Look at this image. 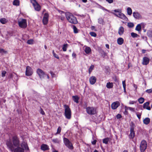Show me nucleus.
Segmentation results:
<instances>
[{
  "mask_svg": "<svg viewBox=\"0 0 152 152\" xmlns=\"http://www.w3.org/2000/svg\"><path fill=\"white\" fill-rule=\"evenodd\" d=\"M82 1L83 2L86 3L87 2V0H82Z\"/></svg>",
  "mask_w": 152,
  "mask_h": 152,
  "instance_id": "64",
  "label": "nucleus"
},
{
  "mask_svg": "<svg viewBox=\"0 0 152 152\" xmlns=\"http://www.w3.org/2000/svg\"><path fill=\"white\" fill-rule=\"evenodd\" d=\"M61 128L60 126H59L58 127V128L57 131V132H56V134H59V133H60V132H61Z\"/></svg>",
  "mask_w": 152,
  "mask_h": 152,
  "instance_id": "49",
  "label": "nucleus"
},
{
  "mask_svg": "<svg viewBox=\"0 0 152 152\" xmlns=\"http://www.w3.org/2000/svg\"><path fill=\"white\" fill-rule=\"evenodd\" d=\"M31 2L33 5L35 10L38 11H39L41 9V7L40 5L36 1V0H30Z\"/></svg>",
  "mask_w": 152,
  "mask_h": 152,
  "instance_id": "8",
  "label": "nucleus"
},
{
  "mask_svg": "<svg viewBox=\"0 0 152 152\" xmlns=\"http://www.w3.org/2000/svg\"><path fill=\"white\" fill-rule=\"evenodd\" d=\"M87 113L91 115H94L96 113V108L93 107H88L86 108Z\"/></svg>",
  "mask_w": 152,
  "mask_h": 152,
  "instance_id": "7",
  "label": "nucleus"
},
{
  "mask_svg": "<svg viewBox=\"0 0 152 152\" xmlns=\"http://www.w3.org/2000/svg\"><path fill=\"white\" fill-rule=\"evenodd\" d=\"M101 54L103 58L105 57L106 56V53L103 50L101 51Z\"/></svg>",
  "mask_w": 152,
  "mask_h": 152,
  "instance_id": "44",
  "label": "nucleus"
},
{
  "mask_svg": "<svg viewBox=\"0 0 152 152\" xmlns=\"http://www.w3.org/2000/svg\"><path fill=\"white\" fill-rule=\"evenodd\" d=\"M6 72L4 71H3L2 72V77H4L5 75V74H6Z\"/></svg>",
  "mask_w": 152,
  "mask_h": 152,
  "instance_id": "50",
  "label": "nucleus"
},
{
  "mask_svg": "<svg viewBox=\"0 0 152 152\" xmlns=\"http://www.w3.org/2000/svg\"><path fill=\"white\" fill-rule=\"evenodd\" d=\"M105 46L108 49L109 48V45L108 44H106L105 45Z\"/></svg>",
  "mask_w": 152,
  "mask_h": 152,
  "instance_id": "60",
  "label": "nucleus"
},
{
  "mask_svg": "<svg viewBox=\"0 0 152 152\" xmlns=\"http://www.w3.org/2000/svg\"><path fill=\"white\" fill-rule=\"evenodd\" d=\"M72 99L76 103H78L79 98L77 96H73Z\"/></svg>",
  "mask_w": 152,
  "mask_h": 152,
  "instance_id": "27",
  "label": "nucleus"
},
{
  "mask_svg": "<svg viewBox=\"0 0 152 152\" xmlns=\"http://www.w3.org/2000/svg\"><path fill=\"white\" fill-rule=\"evenodd\" d=\"M50 73L52 77H54V74L52 72H50Z\"/></svg>",
  "mask_w": 152,
  "mask_h": 152,
  "instance_id": "59",
  "label": "nucleus"
},
{
  "mask_svg": "<svg viewBox=\"0 0 152 152\" xmlns=\"http://www.w3.org/2000/svg\"><path fill=\"white\" fill-rule=\"evenodd\" d=\"M53 56L54 57L56 58L57 59H59V58L58 55L55 53L54 50H53Z\"/></svg>",
  "mask_w": 152,
  "mask_h": 152,
  "instance_id": "40",
  "label": "nucleus"
},
{
  "mask_svg": "<svg viewBox=\"0 0 152 152\" xmlns=\"http://www.w3.org/2000/svg\"><path fill=\"white\" fill-rule=\"evenodd\" d=\"M144 101V99L143 98L140 97L138 99V101L140 104L142 103Z\"/></svg>",
  "mask_w": 152,
  "mask_h": 152,
  "instance_id": "34",
  "label": "nucleus"
},
{
  "mask_svg": "<svg viewBox=\"0 0 152 152\" xmlns=\"http://www.w3.org/2000/svg\"><path fill=\"white\" fill-rule=\"evenodd\" d=\"M40 113L43 115H44L45 114L44 111L42 108L40 109Z\"/></svg>",
  "mask_w": 152,
  "mask_h": 152,
  "instance_id": "51",
  "label": "nucleus"
},
{
  "mask_svg": "<svg viewBox=\"0 0 152 152\" xmlns=\"http://www.w3.org/2000/svg\"><path fill=\"white\" fill-rule=\"evenodd\" d=\"M65 15L67 19L70 23L74 24L77 23L76 18L71 13L66 12L65 14Z\"/></svg>",
  "mask_w": 152,
  "mask_h": 152,
  "instance_id": "2",
  "label": "nucleus"
},
{
  "mask_svg": "<svg viewBox=\"0 0 152 152\" xmlns=\"http://www.w3.org/2000/svg\"><path fill=\"white\" fill-rule=\"evenodd\" d=\"M34 40L32 39L28 40L27 41V43L29 45L32 44L33 43Z\"/></svg>",
  "mask_w": 152,
  "mask_h": 152,
  "instance_id": "42",
  "label": "nucleus"
},
{
  "mask_svg": "<svg viewBox=\"0 0 152 152\" xmlns=\"http://www.w3.org/2000/svg\"><path fill=\"white\" fill-rule=\"evenodd\" d=\"M127 26L129 28H132L134 27V24L132 23H128Z\"/></svg>",
  "mask_w": 152,
  "mask_h": 152,
  "instance_id": "43",
  "label": "nucleus"
},
{
  "mask_svg": "<svg viewBox=\"0 0 152 152\" xmlns=\"http://www.w3.org/2000/svg\"><path fill=\"white\" fill-rule=\"evenodd\" d=\"M150 121V119L148 118H145L143 120L144 124L147 125L149 124Z\"/></svg>",
  "mask_w": 152,
  "mask_h": 152,
  "instance_id": "24",
  "label": "nucleus"
},
{
  "mask_svg": "<svg viewBox=\"0 0 152 152\" xmlns=\"http://www.w3.org/2000/svg\"><path fill=\"white\" fill-rule=\"evenodd\" d=\"M125 108L126 110L129 109L130 111L132 112H135V109L134 108L130 107H125Z\"/></svg>",
  "mask_w": 152,
  "mask_h": 152,
  "instance_id": "31",
  "label": "nucleus"
},
{
  "mask_svg": "<svg viewBox=\"0 0 152 152\" xmlns=\"http://www.w3.org/2000/svg\"><path fill=\"white\" fill-rule=\"evenodd\" d=\"M114 11L116 12L114 13V15L116 16L125 20L126 21L128 20V18L126 16L121 12V10L120 9H115L114 10Z\"/></svg>",
  "mask_w": 152,
  "mask_h": 152,
  "instance_id": "3",
  "label": "nucleus"
},
{
  "mask_svg": "<svg viewBox=\"0 0 152 152\" xmlns=\"http://www.w3.org/2000/svg\"><path fill=\"white\" fill-rule=\"evenodd\" d=\"M18 24L21 28H24L27 26V21L26 19L20 18L18 21Z\"/></svg>",
  "mask_w": 152,
  "mask_h": 152,
  "instance_id": "5",
  "label": "nucleus"
},
{
  "mask_svg": "<svg viewBox=\"0 0 152 152\" xmlns=\"http://www.w3.org/2000/svg\"><path fill=\"white\" fill-rule=\"evenodd\" d=\"M64 143L65 145L69 149L72 150L73 147L71 142L67 138L64 137L63 139Z\"/></svg>",
  "mask_w": 152,
  "mask_h": 152,
  "instance_id": "6",
  "label": "nucleus"
},
{
  "mask_svg": "<svg viewBox=\"0 0 152 152\" xmlns=\"http://www.w3.org/2000/svg\"><path fill=\"white\" fill-rule=\"evenodd\" d=\"M95 27L94 26H91V28L92 30H94L95 29Z\"/></svg>",
  "mask_w": 152,
  "mask_h": 152,
  "instance_id": "61",
  "label": "nucleus"
},
{
  "mask_svg": "<svg viewBox=\"0 0 152 152\" xmlns=\"http://www.w3.org/2000/svg\"><path fill=\"white\" fill-rule=\"evenodd\" d=\"M149 58L146 57H144L143 58L142 64L143 65H146L149 63Z\"/></svg>",
  "mask_w": 152,
  "mask_h": 152,
  "instance_id": "15",
  "label": "nucleus"
},
{
  "mask_svg": "<svg viewBox=\"0 0 152 152\" xmlns=\"http://www.w3.org/2000/svg\"><path fill=\"white\" fill-rule=\"evenodd\" d=\"M96 140H94L93 141L91 142L92 144L93 145H95L96 144Z\"/></svg>",
  "mask_w": 152,
  "mask_h": 152,
  "instance_id": "52",
  "label": "nucleus"
},
{
  "mask_svg": "<svg viewBox=\"0 0 152 152\" xmlns=\"http://www.w3.org/2000/svg\"><path fill=\"white\" fill-rule=\"evenodd\" d=\"M109 3L111 4L113 2V0H106Z\"/></svg>",
  "mask_w": 152,
  "mask_h": 152,
  "instance_id": "53",
  "label": "nucleus"
},
{
  "mask_svg": "<svg viewBox=\"0 0 152 152\" xmlns=\"http://www.w3.org/2000/svg\"><path fill=\"white\" fill-rule=\"evenodd\" d=\"M127 13L128 15H131L132 13V10L131 8L130 7H128L127 8Z\"/></svg>",
  "mask_w": 152,
  "mask_h": 152,
  "instance_id": "29",
  "label": "nucleus"
},
{
  "mask_svg": "<svg viewBox=\"0 0 152 152\" xmlns=\"http://www.w3.org/2000/svg\"><path fill=\"white\" fill-rule=\"evenodd\" d=\"M85 51L87 54L89 53L91 51V48L88 47L86 46L85 49Z\"/></svg>",
  "mask_w": 152,
  "mask_h": 152,
  "instance_id": "26",
  "label": "nucleus"
},
{
  "mask_svg": "<svg viewBox=\"0 0 152 152\" xmlns=\"http://www.w3.org/2000/svg\"><path fill=\"white\" fill-rule=\"evenodd\" d=\"M90 34L92 37H96V33L94 32H91L90 33Z\"/></svg>",
  "mask_w": 152,
  "mask_h": 152,
  "instance_id": "45",
  "label": "nucleus"
},
{
  "mask_svg": "<svg viewBox=\"0 0 152 152\" xmlns=\"http://www.w3.org/2000/svg\"><path fill=\"white\" fill-rule=\"evenodd\" d=\"M135 136V133L134 131V128L132 127L130 129V133L129 136L130 139H133Z\"/></svg>",
  "mask_w": 152,
  "mask_h": 152,
  "instance_id": "14",
  "label": "nucleus"
},
{
  "mask_svg": "<svg viewBox=\"0 0 152 152\" xmlns=\"http://www.w3.org/2000/svg\"><path fill=\"white\" fill-rule=\"evenodd\" d=\"M120 105V102L118 101H116L112 104L111 107L112 109L115 110Z\"/></svg>",
  "mask_w": 152,
  "mask_h": 152,
  "instance_id": "13",
  "label": "nucleus"
},
{
  "mask_svg": "<svg viewBox=\"0 0 152 152\" xmlns=\"http://www.w3.org/2000/svg\"><path fill=\"white\" fill-rule=\"evenodd\" d=\"M113 84L112 82H108L107 83L106 87L107 88H112L113 87Z\"/></svg>",
  "mask_w": 152,
  "mask_h": 152,
  "instance_id": "21",
  "label": "nucleus"
},
{
  "mask_svg": "<svg viewBox=\"0 0 152 152\" xmlns=\"http://www.w3.org/2000/svg\"><path fill=\"white\" fill-rule=\"evenodd\" d=\"M94 68V66L92 65L88 69V72L89 74H90L92 71L93 70Z\"/></svg>",
  "mask_w": 152,
  "mask_h": 152,
  "instance_id": "32",
  "label": "nucleus"
},
{
  "mask_svg": "<svg viewBox=\"0 0 152 152\" xmlns=\"http://www.w3.org/2000/svg\"><path fill=\"white\" fill-rule=\"evenodd\" d=\"M76 54L74 53H73L72 54V56L74 58H75L76 57Z\"/></svg>",
  "mask_w": 152,
  "mask_h": 152,
  "instance_id": "56",
  "label": "nucleus"
},
{
  "mask_svg": "<svg viewBox=\"0 0 152 152\" xmlns=\"http://www.w3.org/2000/svg\"><path fill=\"white\" fill-rule=\"evenodd\" d=\"M102 10H105L106 11L109 12V10L106 9H105L103 7H101Z\"/></svg>",
  "mask_w": 152,
  "mask_h": 152,
  "instance_id": "57",
  "label": "nucleus"
},
{
  "mask_svg": "<svg viewBox=\"0 0 152 152\" xmlns=\"http://www.w3.org/2000/svg\"><path fill=\"white\" fill-rule=\"evenodd\" d=\"M41 150L44 151H46L49 149L48 145L45 144H43L41 145Z\"/></svg>",
  "mask_w": 152,
  "mask_h": 152,
  "instance_id": "20",
  "label": "nucleus"
},
{
  "mask_svg": "<svg viewBox=\"0 0 152 152\" xmlns=\"http://www.w3.org/2000/svg\"><path fill=\"white\" fill-rule=\"evenodd\" d=\"M52 141L54 143H59V140L57 138L53 139Z\"/></svg>",
  "mask_w": 152,
  "mask_h": 152,
  "instance_id": "46",
  "label": "nucleus"
},
{
  "mask_svg": "<svg viewBox=\"0 0 152 152\" xmlns=\"http://www.w3.org/2000/svg\"><path fill=\"white\" fill-rule=\"evenodd\" d=\"M124 42V40L122 38L119 37L117 39V43L119 45H122L123 43Z\"/></svg>",
  "mask_w": 152,
  "mask_h": 152,
  "instance_id": "23",
  "label": "nucleus"
},
{
  "mask_svg": "<svg viewBox=\"0 0 152 152\" xmlns=\"http://www.w3.org/2000/svg\"><path fill=\"white\" fill-rule=\"evenodd\" d=\"M144 24L143 23H141L140 24H138L136 26L135 29L136 30L138 31L139 32L141 31V26H143V27H144Z\"/></svg>",
  "mask_w": 152,
  "mask_h": 152,
  "instance_id": "18",
  "label": "nucleus"
},
{
  "mask_svg": "<svg viewBox=\"0 0 152 152\" xmlns=\"http://www.w3.org/2000/svg\"><path fill=\"white\" fill-rule=\"evenodd\" d=\"M131 36L133 38H136L138 36V35L137 34L134 32H132L131 33Z\"/></svg>",
  "mask_w": 152,
  "mask_h": 152,
  "instance_id": "38",
  "label": "nucleus"
},
{
  "mask_svg": "<svg viewBox=\"0 0 152 152\" xmlns=\"http://www.w3.org/2000/svg\"><path fill=\"white\" fill-rule=\"evenodd\" d=\"M124 32V29L122 26H120L119 28L118 31V33L120 35H121L123 34Z\"/></svg>",
  "mask_w": 152,
  "mask_h": 152,
  "instance_id": "22",
  "label": "nucleus"
},
{
  "mask_svg": "<svg viewBox=\"0 0 152 152\" xmlns=\"http://www.w3.org/2000/svg\"><path fill=\"white\" fill-rule=\"evenodd\" d=\"M122 84L123 87L124 88V92L125 93L126 92V85L125 83V80H124L122 81Z\"/></svg>",
  "mask_w": 152,
  "mask_h": 152,
  "instance_id": "33",
  "label": "nucleus"
},
{
  "mask_svg": "<svg viewBox=\"0 0 152 152\" xmlns=\"http://www.w3.org/2000/svg\"><path fill=\"white\" fill-rule=\"evenodd\" d=\"M89 82L91 85H93L96 82V78L95 77L92 76L89 78Z\"/></svg>",
  "mask_w": 152,
  "mask_h": 152,
  "instance_id": "16",
  "label": "nucleus"
},
{
  "mask_svg": "<svg viewBox=\"0 0 152 152\" xmlns=\"http://www.w3.org/2000/svg\"><path fill=\"white\" fill-rule=\"evenodd\" d=\"M73 29L74 32L75 34L77 33L78 32L79 30L77 29V28H76V27L75 26H73Z\"/></svg>",
  "mask_w": 152,
  "mask_h": 152,
  "instance_id": "35",
  "label": "nucleus"
},
{
  "mask_svg": "<svg viewBox=\"0 0 152 152\" xmlns=\"http://www.w3.org/2000/svg\"><path fill=\"white\" fill-rule=\"evenodd\" d=\"M98 22L99 24L102 25H103L104 23L103 19L102 18H98Z\"/></svg>",
  "mask_w": 152,
  "mask_h": 152,
  "instance_id": "30",
  "label": "nucleus"
},
{
  "mask_svg": "<svg viewBox=\"0 0 152 152\" xmlns=\"http://www.w3.org/2000/svg\"><path fill=\"white\" fill-rule=\"evenodd\" d=\"M32 74L33 72L31 68L28 66H27L26 67V75L29 76L31 75Z\"/></svg>",
  "mask_w": 152,
  "mask_h": 152,
  "instance_id": "12",
  "label": "nucleus"
},
{
  "mask_svg": "<svg viewBox=\"0 0 152 152\" xmlns=\"http://www.w3.org/2000/svg\"><path fill=\"white\" fill-rule=\"evenodd\" d=\"M136 115L139 119H140L141 118V116L142 114V112L141 113L136 112Z\"/></svg>",
  "mask_w": 152,
  "mask_h": 152,
  "instance_id": "39",
  "label": "nucleus"
},
{
  "mask_svg": "<svg viewBox=\"0 0 152 152\" xmlns=\"http://www.w3.org/2000/svg\"><path fill=\"white\" fill-rule=\"evenodd\" d=\"M68 44H64L62 47V49L63 51H66V50Z\"/></svg>",
  "mask_w": 152,
  "mask_h": 152,
  "instance_id": "37",
  "label": "nucleus"
},
{
  "mask_svg": "<svg viewBox=\"0 0 152 152\" xmlns=\"http://www.w3.org/2000/svg\"><path fill=\"white\" fill-rule=\"evenodd\" d=\"M109 141V138H106L103 140V143L107 144L108 143Z\"/></svg>",
  "mask_w": 152,
  "mask_h": 152,
  "instance_id": "36",
  "label": "nucleus"
},
{
  "mask_svg": "<svg viewBox=\"0 0 152 152\" xmlns=\"http://www.w3.org/2000/svg\"><path fill=\"white\" fill-rule=\"evenodd\" d=\"M142 38L144 40L146 41L147 40V37L145 36H142Z\"/></svg>",
  "mask_w": 152,
  "mask_h": 152,
  "instance_id": "55",
  "label": "nucleus"
},
{
  "mask_svg": "<svg viewBox=\"0 0 152 152\" xmlns=\"http://www.w3.org/2000/svg\"><path fill=\"white\" fill-rule=\"evenodd\" d=\"M133 15L134 18L136 19H139L142 18L141 15L138 12H134Z\"/></svg>",
  "mask_w": 152,
  "mask_h": 152,
  "instance_id": "17",
  "label": "nucleus"
},
{
  "mask_svg": "<svg viewBox=\"0 0 152 152\" xmlns=\"http://www.w3.org/2000/svg\"><path fill=\"white\" fill-rule=\"evenodd\" d=\"M65 108L64 115L66 118L68 119H70L71 118V112L69 106L66 104L64 105Z\"/></svg>",
  "mask_w": 152,
  "mask_h": 152,
  "instance_id": "4",
  "label": "nucleus"
},
{
  "mask_svg": "<svg viewBox=\"0 0 152 152\" xmlns=\"http://www.w3.org/2000/svg\"><path fill=\"white\" fill-rule=\"evenodd\" d=\"M6 144L8 150L12 152H24L29 149L27 143L23 141L20 143L19 138L14 136L7 140Z\"/></svg>",
  "mask_w": 152,
  "mask_h": 152,
  "instance_id": "1",
  "label": "nucleus"
},
{
  "mask_svg": "<svg viewBox=\"0 0 152 152\" xmlns=\"http://www.w3.org/2000/svg\"><path fill=\"white\" fill-rule=\"evenodd\" d=\"M145 92L148 94L152 93V88L146 90Z\"/></svg>",
  "mask_w": 152,
  "mask_h": 152,
  "instance_id": "48",
  "label": "nucleus"
},
{
  "mask_svg": "<svg viewBox=\"0 0 152 152\" xmlns=\"http://www.w3.org/2000/svg\"><path fill=\"white\" fill-rule=\"evenodd\" d=\"M149 102H146L143 104V107L144 109H145L148 110H150L151 109V108L149 106Z\"/></svg>",
  "mask_w": 152,
  "mask_h": 152,
  "instance_id": "19",
  "label": "nucleus"
},
{
  "mask_svg": "<svg viewBox=\"0 0 152 152\" xmlns=\"http://www.w3.org/2000/svg\"><path fill=\"white\" fill-rule=\"evenodd\" d=\"M140 150L142 152H144L147 147V142L145 140H142L140 145Z\"/></svg>",
  "mask_w": 152,
  "mask_h": 152,
  "instance_id": "9",
  "label": "nucleus"
},
{
  "mask_svg": "<svg viewBox=\"0 0 152 152\" xmlns=\"http://www.w3.org/2000/svg\"><path fill=\"white\" fill-rule=\"evenodd\" d=\"M13 4L14 5L19 6L20 4L19 0H14Z\"/></svg>",
  "mask_w": 152,
  "mask_h": 152,
  "instance_id": "28",
  "label": "nucleus"
},
{
  "mask_svg": "<svg viewBox=\"0 0 152 152\" xmlns=\"http://www.w3.org/2000/svg\"><path fill=\"white\" fill-rule=\"evenodd\" d=\"M147 35L149 37H152V32L151 31H148L147 32Z\"/></svg>",
  "mask_w": 152,
  "mask_h": 152,
  "instance_id": "41",
  "label": "nucleus"
},
{
  "mask_svg": "<svg viewBox=\"0 0 152 152\" xmlns=\"http://www.w3.org/2000/svg\"><path fill=\"white\" fill-rule=\"evenodd\" d=\"M137 101H130L129 102V104H133L137 103Z\"/></svg>",
  "mask_w": 152,
  "mask_h": 152,
  "instance_id": "47",
  "label": "nucleus"
},
{
  "mask_svg": "<svg viewBox=\"0 0 152 152\" xmlns=\"http://www.w3.org/2000/svg\"><path fill=\"white\" fill-rule=\"evenodd\" d=\"M8 22V20L4 18H1L0 19V22L2 24H5Z\"/></svg>",
  "mask_w": 152,
  "mask_h": 152,
  "instance_id": "25",
  "label": "nucleus"
},
{
  "mask_svg": "<svg viewBox=\"0 0 152 152\" xmlns=\"http://www.w3.org/2000/svg\"><path fill=\"white\" fill-rule=\"evenodd\" d=\"M48 17L49 15L48 13H46L44 14L42 20L44 24L46 25L48 23Z\"/></svg>",
  "mask_w": 152,
  "mask_h": 152,
  "instance_id": "11",
  "label": "nucleus"
},
{
  "mask_svg": "<svg viewBox=\"0 0 152 152\" xmlns=\"http://www.w3.org/2000/svg\"><path fill=\"white\" fill-rule=\"evenodd\" d=\"M146 50H142V53H145V52Z\"/></svg>",
  "mask_w": 152,
  "mask_h": 152,
  "instance_id": "62",
  "label": "nucleus"
},
{
  "mask_svg": "<svg viewBox=\"0 0 152 152\" xmlns=\"http://www.w3.org/2000/svg\"><path fill=\"white\" fill-rule=\"evenodd\" d=\"M116 117L118 119L120 118H121V115L119 114H118L116 116Z\"/></svg>",
  "mask_w": 152,
  "mask_h": 152,
  "instance_id": "54",
  "label": "nucleus"
},
{
  "mask_svg": "<svg viewBox=\"0 0 152 152\" xmlns=\"http://www.w3.org/2000/svg\"><path fill=\"white\" fill-rule=\"evenodd\" d=\"M65 19V18L64 16H62L61 17V19L62 20H64Z\"/></svg>",
  "mask_w": 152,
  "mask_h": 152,
  "instance_id": "58",
  "label": "nucleus"
},
{
  "mask_svg": "<svg viewBox=\"0 0 152 152\" xmlns=\"http://www.w3.org/2000/svg\"><path fill=\"white\" fill-rule=\"evenodd\" d=\"M4 50L0 48V52L2 53L3 52Z\"/></svg>",
  "mask_w": 152,
  "mask_h": 152,
  "instance_id": "63",
  "label": "nucleus"
},
{
  "mask_svg": "<svg viewBox=\"0 0 152 152\" xmlns=\"http://www.w3.org/2000/svg\"><path fill=\"white\" fill-rule=\"evenodd\" d=\"M37 73L41 79L45 78L46 74L41 69H38L37 70Z\"/></svg>",
  "mask_w": 152,
  "mask_h": 152,
  "instance_id": "10",
  "label": "nucleus"
}]
</instances>
